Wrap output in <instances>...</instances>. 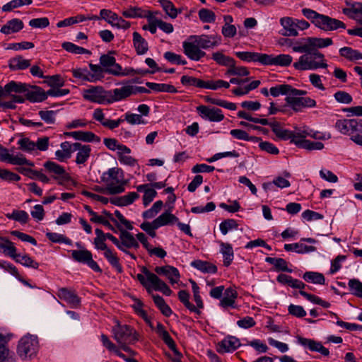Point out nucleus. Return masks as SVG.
<instances>
[{
	"label": "nucleus",
	"instance_id": "obj_1",
	"mask_svg": "<svg viewBox=\"0 0 362 362\" xmlns=\"http://www.w3.org/2000/svg\"><path fill=\"white\" fill-rule=\"evenodd\" d=\"M101 180L107 183L106 192L109 194L124 192L127 183V180L124 179L123 170L118 168H110L102 175Z\"/></svg>",
	"mask_w": 362,
	"mask_h": 362
},
{
	"label": "nucleus",
	"instance_id": "obj_2",
	"mask_svg": "<svg viewBox=\"0 0 362 362\" xmlns=\"http://www.w3.org/2000/svg\"><path fill=\"white\" fill-rule=\"evenodd\" d=\"M142 274L136 275V279L150 292V285L154 290L162 292L164 295L170 296L173 291L170 287L161 280L156 274L151 272L146 267H141Z\"/></svg>",
	"mask_w": 362,
	"mask_h": 362
},
{
	"label": "nucleus",
	"instance_id": "obj_3",
	"mask_svg": "<svg viewBox=\"0 0 362 362\" xmlns=\"http://www.w3.org/2000/svg\"><path fill=\"white\" fill-rule=\"evenodd\" d=\"M303 47V44L300 45H294L292 49L295 52L304 53L299 57L298 62L293 63V67L300 71L315 70L319 68H327V64L325 62H318L316 59H319L317 55H315L311 51H298V48Z\"/></svg>",
	"mask_w": 362,
	"mask_h": 362
},
{
	"label": "nucleus",
	"instance_id": "obj_4",
	"mask_svg": "<svg viewBox=\"0 0 362 362\" xmlns=\"http://www.w3.org/2000/svg\"><path fill=\"white\" fill-rule=\"evenodd\" d=\"M307 92L303 90L293 88L291 94L286 97L285 100L288 106L296 112H301L304 108L315 107L316 101L309 97H303Z\"/></svg>",
	"mask_w": 362,
	"mask_h": 362
},
{
	"label": "nucleus",
	"instance_id": "obj_5",
	"mask_svg": "<svg viewBox=\"0 0 362 362\" xmlns=\"http://www.w3.org/2000/svg\"><path fill=\"white\" fill-rule=\"evenodd\" d=\"M276 281L281 284L287 285L293 288L299 289V293L302 296L308 300L319 305L321 298L317 296L304 291L303 289L305 288L306 285L303 281L297 279H293L292 276L285 274H280L278 275Z\"/></svg>",
	"mask_w": 362,
	"mask_h": 362
},
{
	"label": "nucleus",
	"instance_id": "obj_6",
	"mask_svg": "<svg viewBox=\"0 0 362 362\" xmlns=\"http://www.w3.org/2000/svg\"><path fill=\"white\" fill-rule=\"evenodd\" d=\"M113 338L117 343H135L139 341V334L131 326L117 323L112 329Z\"/></svg>",
	"mask_w": 362,
	"mask_h": 362
},
{
	"label": "nucleus",
	"instance_id": "obj_7",
	"mask_svg": "<svg viewBox=\"0 0 362 362\" xmlns=\"http://www.w3.org/2000/svg\"><path fill=\"white\" fill-rule=\"evenodd\" d=\"M303 47L298 48V51H311L313 54L317 55L319 59L324 61V54L320 52L319 48H324L332 45L333 42L331 38H320V37H306L303 39Z\"/></svg>",
	"mask_w": 362,
	"mask_h": 362
},
{
	"label": "nucleus",
	"instance_id": "obj_8",
	"mask_svg": "<svg viewBox=\"0 0 362 362\" xmlns=\"http://www.w3.org/2000/svg\"><path fill=\"white\" fill-rule=\"evenodd\" d=\"M38 349V341L36 336L26 335L21 339L18 345V354L22 358H30Z\"/></svg>",
	"mask_w": 362,
	"mask_h": 362
},
{
	"label": "nucleus",
	"instance_id": "obj_9",
	"mask_svg": "<svg viewBox=\"0 0 362 362\" xmlns=\"http://www.w3.org/2000/svg\"><path fill=\"white\" fill-rule=\"evenodd\" d=\"M334 127L340 133L351 137L354 134L362 133V119H338Z\"/></svg>",
	"mask_w": 362,
	"mask_h": 362
},
{
	"label": "nucleus",
	"instance_id": "obj_10",
	"mask_svg": "<svg viewBox=\"0 0 362 362\" xmlns=\"http://www.w3.org/2000/svg\"><path fill=\"white\" fill-rule=\"evenodd\" d=\"M110 92L105 90L102 86H91L83 92V98L90 102L99 104L108 103Z\"/></svg>",
	"mask_w": 362,
	"mask_h": 362
},
{
	"label": "nucleus",
	"instance_id": "obj_11",
	"mask_svg": "<svg viewBox=\"0 0 362 362\" xmlns=\"http://www.w3.org/2000/svg\"><path fill=\"white\" fill-rule=\"evenodd\" d=\"M44 168L51 177L57 181L60 185H64L66 182L70 180L71 177L62 165L53 162L47 161L43 164Z\"/></svg>",
	"mask_w": 362,
	"mask_h": 362
},
{
	"label": "nucleus",
	"instance_id": "obj_12",
	"mask_svg": "<svg viewBox=\"0 0 362 362\" xmlns=\"http://www.w3.org/2000/svg\"><path fill=\"white\" fill-rule=\"evenodd\" d=\"M272 131L276 135L277 139L283 141L290 140L292 144H293V141H298V137H305L307 134L304 132H299V129L296 132H292L284 129L279 122L272 123Z\"/></svg>",
	"mask_w": 362,
	"mask_h": 362
},
{
	"label": "nucleus",
	"instance_id": "obj_13",
	"mask_svg": "<svg viewBox=\"0 0 362 362\" xmlns=\"http://www.w3.org/2000/svg\"><path fill=\"white\" fill-rule=\"evenodd\" d=\"M105 238H95L94 245L97 250H104V256L108 262L115 267L119 273L122 272V265L119 264V259L117 255L112 250L107 247L105 243Z\"/></svg>",
	"mask_w": 362,
	"mask_h": 362
},
{
	"label": "nucleus",
	"instance_id": "obj_14",
	"mask_svg": "<svg viewBox=\"0 0 362 362\" xmlns=\"http://www.w3.org/2000/svg\"><path fill=\"white\" fill-rule=\"evenodd\" d=\"M114 51H110L107 54H102L100 57V64L105 73L114 76H119L122 66L116 63V59L112 55Z\"/></svg>",
	"mask_w": 362,
	"mask_h": 362
},
{
	"label": "nucleus",
	"instance_id": "obj_15",
	"mask_svg": "<svg viewBox=\"0 0 362 362\" xmlns=\"http://www.w3.org/2000/svg\"><path fill=\"white\" fill-rule=\"evenodd\" d=\"M71 257L76 262L86 264L96 272H102L97 262L93 259L92 253L88 250H71Z\"/></svg>",
	"mask_w": 362,
	"mask_h": 362
},
{
	"label": "nucleus",
	"instance_id": "obj_16",
	"mask_svg": "<svg viewBox=\"0 0 362 362\" xmlns=\"http://www.w3.org/2000/svg\"><path fill=\"white\" fill-rule=\"evenodd\" d=\"M197 111L202 119L210 122H218L224 119L222 110L216 107L211 108L205 105H199L197 107Z\"/></svg>",
	"mask_w": 362,
	"mask_h": 362
},
{
	"label": "nucleus",
	"instance_id": "obj_17",
	"mask_svg": "<svg viewBox=\"0 0 362 362\" xmlns=\"http://www.w3.org/2000/svg\"><path fill=\"white\" fill-rule=\"evenodd\" d=\"M117 228L120 232V241L119 242V245L120 247L117 248L122 251L123 252H124L125 254L129 255L132 259L135 260L136 259V257L133 253L130 252L129 250H127V248H131V244L133 243V242L135 240V238L133 236L132 233L124 230L120 225H118Z\"/></svg>",
	"mask_w": 362,
	"mask_h": 362
},
{
	"label": "nucleus",
	"instance_id": "obj_18",
	"mask_svg": "<svg viewBox=\"0 0 362 362\" xmlns=\"http://www.w3.org/2000/svg\"><path fill=\"white\" fill-rule=\"evenodd\" d=\"M182 47L185 54L191 60L199 61L206 55V52L202 51L194 41H184Z\"/></svg>",
	"mask_w": 362,
	"mask_h": 362
},
{
	"label": "nucleus",
	"instance_id": "obj_19",
	"mask_svg": "<svg viewBox=\"0 0 362 362\" xmlns=\"http://www.w3.org/2000/svg\"><path fill=\"white\" fill-rule=\"evenodd\" d=\"M317 27L325 31H330L338 28L345 29L346 25L338 19L322 14Z\"/></svg>",
	"mask_w": 362,
	"mask_h": 362
},
{
	"label": "nucleus",
	"instance_id": "obj_20",
	"mask_svg": "<svg viewBox=\"0 0 362 362\" xmlns=\"http://www.w3.org/2000/svg\"><path fill=\"white\" fill-rule=\"evenodd\" d=\"M241 345L239 339L233 336H228L221 341L217 346L219 354L233 352Z\"/></svg>",
	"mask_w": 362,
	"mask_h": 362
},
{
	"label": "nucleus",
	"instance_id": "obj_21",
	"mask_svg": "<svg viewBox=\"0 0 362 362\" xmlns=\"http://www.w3.org/2000/svg\"><path fill=\"white\" fill-rule=\"evenodd\" d=\"M292 60L293 57L289 54H281L274 56L265 54L264 65L288 66L291 64Z\"/></svg>",
	"mask_w": 362,
	"mask_h": 362
},
{
	"label": "nucleus",
	"instance_id": "obj_22",
	"mask_svg": "<svg viewBox=\"0 0 362 362\" xmlns=\"http://www.w3.org/2000/svg\"><path fill=\"white\" fill-rule=\"evenodd\" d=\"M298 341L300 345L308 347L311 351L319 352L325 356L329 355V349L323 346L321 342L301 337H298Z\"/></svg>",
	"mask_w": 362,
	"mask_h": 362
},
{
	"label": "nucleus",
	"instance_id": "obj_23",
	"mask_svg": "<svg viewBox=\"0 0 362 362\" xmlns=\"http://www.w3.org/2000/svg\"><path fill=\"white\" fill-rule=\"evenodd\" d=\"M154 271L158 275L165 276L171 284L177 283L180 277L178 269L170 265L156 267Z\"/></svg>",
	"mask_w": 362,
	"mask_h": 362
},
{
	"label": "nucleus",
	"instance_id": "obj_24",
	"mask_svg": "<svg viewBox=\"0 0 362 362\" xmlns=\"http://www.w3.org/2000/svg\"><path fill=\"white\" fill-rule=\"evenodd\" d=\"M133 86L125 85L119 88L110 90L111 95L108 104L125 99L132 95Z\"/></svg>",
	"mask_w": 362,
	"mask_h": 362
},
{
	"label": "nucleus",
	"instance_id": "obj_25",
	"mask_svg": "<svg viewBox=\"0 0 362 362\" xmlns=\"http://www.w3.org/2000/svg\"><path fill=\"white\" fill-rule=\"evenodd\" d=\"M280 24L283 30L280 34L283 36L296 37L298 35L296 28L295 19L291 17H283L280 19Z\"/></svg>",
	"mask_w": 362,
	"mask_h": 362
},
{
	"label": "nucleus",
	"instance_id": "obj_26",
	"mask_svg": "<svg viewBox=\"0 0 362 362\" xmlns=\"http://www.w3.org/2000/svg\"><path fill=\"white\" fill-rule=\"evenodd\" d=\"M57 296L63 300L71 305L73 308H76L80 305L81 299L74 291L66 288H59L57 291Z\"/></svg>",
	"mask_w": 362,
	"mask_h": 362
},
{
	"label": "nucleus",
	"instance_id": "obj_27",
	"mask_svg": "<svg viewBox=\"0 0 362 362\" xmlns=\"http://www.w3.org/2000/svg\"><path fill=\"white\" fill-rule=\"evenodd\" d=\"M345 4L346 7L344 8L342 11L350 18L357 19L362 15V3L346 0Z\"/></svg>",
	"mask_w": 362,
	"mask_h": 362
},
{
	"label": "nucleus",
	"instance_id": "obj_28",
	"mask_svg": "<svg viewBox=\"0 0 362 362\" xmlns=\"http://www.w3.org/2000/svg\"><path fill=\"white\" fill-rule=\"evenodd\" d=\"M264 54L263 53H258L255 52H237L235 55L240 59L247 62H259L264 65Z\"/></svg>",
	"mask_w": 362,
	"mask_h": 362
},
{
	"label": "nucleus",
	"instance_id": "obj_29",
	"mask_svg": "<svg viewBox=\"0 0 362 362\" xmlns=\"http://www.w3.org/2000/svg\"><path fill=\"white\" fill-rule=\"evenodd\" d=\"M25 98L31 103H40L47 99L46 91L42 88L35 86L33 90L26 91Z\"/></svg>",
	"mask_w": 362,
	"mask_h": 362
},
{
	"label": "nucleus",
	"instance_id": "obj_30",
	"mask_svg": "<svg viewBox=\"0 0 362 362\" xmlns=\"http://www.w3.org/2000/svg\"><path fill=\"white\" fill-rule=\"evenodd\" d=\"M23 21L18 18H13L8 21L0 30L1 33L10 35L19 32L23 28Z\"/></svg>",
	"mask_w": 362,
	"mask_h": 362
},
{
	"label": "nucleus",
	"instance_id": "obj_31",
	"mask_svg": "<svg viewBox=\"0 0 362 362\" xmlns=\"http://www.w3.org/2000/svg\"><path fill=\"white\" fill-rule=\"evenodd\" d=\"M189 39L194 40V42L197 44L200 49H209L218 45L217 40H211L210 37H208L206 35H191Z\"/></svg>",
	"mask_w": 362,
	"mask_h": 362
},
{
	"label": "nucleus",
	"instance_id": "obj_32",
	"mask_svg": "<svg viewBox=\"0 0 362 362\" xmlns=\"http://www.w3.org/2000/svg\"><path fill=\"white\" fill-rule=\"evenodd\" d=\"M293 144L299 147L306 150H322L324 144L320 141H310L305 139V137H298V141H293Z\"/></svg>",
	"mask_w": 362,
	"mask_h": 362
},
{
	"label": "nucleus",
	"instance_id": "obj_33",
	"mask_svg": "<svg viewBox=\"0 0 362 362\" xmlns=\"http://www.w3.org/2000/svg\"><path fill=\"white\" fill-rule=\"evenodd\" d=\"M17 250L13 243L7 238L0 236V252L14 259L16 257Z\"/></svg>",
	"mask_w": 362,
	"mask_h": 362
},
{
	"label": "nucleus",
	"instance_id": "obj_34",
	"mask_svg": "<svg viewBox=\"0 0 362 362\" xmlns=\"http://www.w3.org/2000/svg\"><path fill=\"white\" fill-rule=\"evenodd\" d=\"M133 43L138 54H144L148 49L147 42L138 32L133 33Z\"/></svg>",
	"mask_w": 362,
	"mask_h": 362
},
{
	"label": "nucleus",
	"instance_id": "obj_35",
	"mask_svg": "<svg viewBox=\"0 0 362 362\" xmlns=\"http://www.w3.org/2000/svg\"><path fill=\"white\" fill-rule=\"evenodd\" d=\"M191 266L204 273L215 274L217 272L216 266L206 261L194 260L191 262Z\"/></svg>",
	"mask_w": 362,
	"mask_h": 362
},
{
	"label": "nucleus",
	"instance_id": "obj_36",
	"mask_svg": "<svg viewBox=\"0 0 362 362\" xmlns=\"http://www.w3.org/2000/svg\"><path fill=\"white\" fill-rule=\"evenodd\" d=\"M284 250L286 251H295L297 253L303 254L316 251L314 246H308L302 243L285 244Z\"/></svg>",
	"mask_w": 362,
	"mask_h": 362
},
{
	"label": "nucleus",
	"instance_id": "obj_37",
	"mask_svg": "<svg viewBox=\"0 0 362 362\" xmlns=\"http://www.w3.org/2000/svg\"><path fill=\"white\" fill-rule=\"evenodd\" d=\"M84 209L86 210V211L91 216L90 221L93 223H101L103 226H106L108 229L112 230L113 232L116 233V230L115 228L110 224L108 220L105 219L101 216H98L97 213L93 211L90 206L88 205L84 206Z\"/></svg>",
	"mask_w": 362,
	"mask_h": 362
},
{
	"label": "nucleus",
	"instance_id": "obj_38",
	"mask_svg": "<svg viewBox=\"0 0 362 362\" xmlns=\"http://www.w3.org/2000/svg\"><path fill=\"white\" fill-rule=\"evenodd\" d=\"M221 252L223 257V265L228 267L233 260L234 253L230 244L226 243H221Z\"/></svg>",
	"mask_w": 362,
	"mask_h": 362
},
{
	"label": "nucleus",
	"instance_id": "obj_39",
	"mask_svg": "<svg viewBox=\"0 0 362 362\" xmlns=\"http://www.w3.org/2000/svg\"><path fill=\"white\" fill-rule=\"evenodd\" d=\"M146 86L148 88L156 92H165L171 93H175L177 92L176 88L170 84L146 82Z\"/></svg>",
	"mask_w": 362,
	"mask_h": 362
},
{
	"label": "nucleus",
	"instance_id": "obj_40",
	"mask_svg": "<svg viewBox=\"0 0 362 362\" xmlns=\"http://www.w3.org/2000/svg\"><path fill=\"white\" fill-rule=\"evenodd\" d=\"M8 66L11 70H23L30 66V60L25 59L21 56H18L9 60Z\"/></svg>",
	"mask_w": 362,
	"mask_h": 362
},
{
	"label": "nucleus",
	"instance_id": "obj_41",
	"mask_svg": "<svg viewBox=\"0 0 362 362\" xmlns=\"http://www.w3.org/2000/svg\"><path fill=\"white\" fill-rule=\"evenodd\" d=\"M154 221L156 227L160 228L168 224L175 223V222H177V218L175 215L166 211L156 218Z\"/></svg>",
	"mask_w": 362,
	"mask_h": 362
},
{
	"label": "nucleus",
	"instance_id": "obj_42",
	"mask_svg": "<svg viewBox=\"0 0 362 362\" xmlns=\"http://www.w3.org/2000/svg\"><path fill=\"white\" fill-rule=\"evenodd\" d=\"M28 86L26 83L11 81L5 85L6 94L8 95L12 92L17 93H25L28 90Z\"/></svg>",
	"mask_w": 362,
	"mask_h": 362
},
{
	"label": "nucleus",
	"instance_id": "obj_43",
	"mask_svg": "<svg viewBox=\"0 0 362 362\" xmlns=\"http://www.w3.org/2000/svg\"><path fill=\"white\" fill-rule=\"evenodd\" d=\"M303 279L307 282L324 285L325 279L322 274L315 272H306L303 275Z\"/></svg>",
	"mask_w": 362,
	"mask_h": 362
},
{
	"label": "nucleus",
	"instance_id": "obj_44",
	"mask_svg": "<svg viewBox=\"0 0 362 362\" xmlns=\"http://www.w3.org/2000/svg\"><path fill=\"white\" fill-rule=\"evenodd\" d=\"M230 134L232 136L239 140L253 142H258L261 141L260 137L249 136V134L245 131L239 129L230 130Z\"/></svg>",
	"mask_w": 362,
	"mask_h": 362
},
{
	"label": "nucleus",
	"instance_id": "obj_45",
	"mask_svg": "<svg viewBox=\"0 0 362 362\" xmlns=\"http://www.w3.org/2000/svg\"><path fill=\"white\" fill-rule=\"evenodd\" d=\"M293 87L289 84H281L272 87L269 90L270 94L273 97H278L280 95H286V96L291 94Z\"/></svg>",
	"mask_w": 362,
	"mask_h": 362
},
{
	"label": "nucleus",
	"instance_id": "obj_46",
	"mask_svg": "<svg viewBox=\"0 0 362 362\" xmlns=\"http://www.w3.org/2000/svg\"><path fill=\"white\" fill-rule=\"evenodd\" d=\"M76 140H79L85 142L96 141L100 142V139L91 132L75 131L74 134Z\"/></svg>",
	"mask_w": 362,
	"mask_h": 362
},
{
	"label": "nucleus",
	"instance_id": "obj_47",
	"mask_svg": "<svg viewBox=\"0 0 362 362\" xmlns=\"http://www.w3.org/2000/svg\"><path fill=\"white\" fill-rule=\"evenodd\" d=\"M179 300L184 304V305L191 312L195 313L197 315L201 314V311L196 308L189 300V294L185 290H181L178 292Z\"/></svg>",
	"mask_w": 362,
	"mask_h": 362
},
{
	"label": "nucleus",
	"instance_id": "obj_48",
	"mask_svg": "<svg viewBox=\"0 0 362 362\" xmlns=\"http://www.w3.org/2000/svg\"><path fill=\"white\" fill-rule=\"evenodd\" d=\"M158 1L161 5L166 14L171 18H175L177 14L181 13V11L180 10L178 11L173 2L169 0H158Z\"/></svg>",
	"mask_w": 362,
	"mask_h": 362
},
{
	"label": "nucleus",
	"instance_id": "obj_49",
	"mask_svg": "<svg viewBox=\"0 0 362 362\" xmlns=\"http://www.w3.org/2000/svg\"><path fill=\"white\" fill-rule=\"evenodd\" d=\"M153 299L154 303L159 308L163 315L169 317L172 314L171 308L166 304L163 297L159 295H153Z\"/></svg>",
	"mask_w": 362,
	"mask_h": 362
},
{
	"label": "nucleus",
	"instance_id": "obj_50",
	"mask_svg": "<svg viewBox=\"0 0 362 362\" xmlns=\"http://www.w3.org/2000/svg\"><path fill=\"white\" fill-rule=\"evenodd\" d=\"M180 82L185 86H194L199 88H204L205 81L193 76L184 75L181 77Z\"/></svg>",
	"mask_w": 362,
	"mask_h": 362
},
{
	"label": "nucleus",
	"instance_id": "obj_51",
	"mask_svg": "<svg viewBox=\"0 0 362 362\" xmlns=\"http://www.w3.org/2000/svg\"><path fill=\"white\" fill-rule=\"evenodd\" d=\"M339 54L341 57H344L351 61L358 60L362 57V54L358 50L349 47H344L341 48L339 49Z\"/></svg>",
	"mask_w": 362,
	"mask_h": 362
},
{
	"label": "nucleus",
	"instance_id": "obj_52",
	"mask_svg": "<svg viewBox=\"0 0 362 362\" xmlns=\"http://www.w3.org/2000/svg\"><path fill=\"white\" fill-rule=\"evenodd\" d=\"M249 74L250 72L246 67L237 66L235 65V59L233 60V63L231 64V65L226 72V76H246L249 75Z\"/></svg>",
	"mask_w": 362,
	"mask_h": 362
},
{
	"label": "nucleus",
	"instance_id": "obj_53",
	"mask_svg": "<svg viewBox=\"0 0 362 362\" xmlns=\"http://www.w3.org/2000/svg\"><path fill=\"white\" fill-rule=\"evenodd\" d=\"M13 259L16 262L20 263L22 265L27 267L37 269L39 267V264L37 262L34 261L28 255H21V254H17L16 257L14 258Z\"/></svg>",
	"mask_w": 362,
	"mask_h": 362
},
{
	"label": "nucleus",
	"instance_id": "obj_54",
	"mask_svg": "<svg viewBox=\"0 0 362 362\" xmlns=\"http://www.w3.org/2000/svg\"><path fill=\"white\" fill-rule=\"evenodd\" d=\"M212 59L219 65L228 66V68L233 63L234 59L224 55L221 52H216L213 53Z\"/></svg>",
	"mask_w": 362,
	"mask_h": 362
},
{
	"label": "nucleus",
	"instance_id": "obj_55",
	"mask_svg": "<svg viewBox=\"0 0 362 362\" xmlns=\"http://www.w3.org/2000/svg\"><path fill=\"white\" fill-rule=\"evenodd\" d=\"M62 47L66 51L74 54H90V52L89 50L69 42H65L62 43Z\"/></svg>",
	"mask_w": 362,
	"mask_h": 362
},
{
	"label": "nucleus",
	"instance_id": "obj_56",
	"mask_svg": "<svg viewBox=\"0 0 362 362\" xmlns=\"http://www.w3.org/2000/svg\"><path fill=\"white\" fill-rule=\"evenodd\" d=\"M32 2V0H12L4 5L2 10L5 12L11 11L24 5H30Z\"/></svg>",
	"mask_w": 362,
	"mask_h": 362
},
{
	"label": "nucleus",
	"instance_id": "obj_57",
	"mask_svg": "<svg viewBox=\"0 0 362 362\" xmlns=\"http://www.w3.org/2000/svg\"><path fill=\"white\" fill-rule=\"evenodd\" d=\"M41 119L47 124H54L56 122L57 111L54 110H40L38 112Z\"/></svg>",
	"mask_w": 362,
	"mask_h": 362
},
{
	"label": "nucleus",
	"instance_id": "obj_58",
	"mask_svg": "<svg viewBox=\"0 0 362 362\" xmlns=\"http://www.w3.org/2000/svg\"><path fill=\"white\" fill-rule=\"evenodd\" d=\"M122 15L125 18H143V16H146L144 15V11L139 7H130L123 11Z\"/></svg>",
	"mask_w": 362,
	"mask_h": 362
},
{
	"label": "nucleus",
	"instance_id": "obj_59",
	"mask_svg": "<svg viewBox=\"0 0 362 362\" xmlns=\"http://www.w3.org/2000/svg\"><path fill=\"white\" fill-rule=\"evenodd\" d=\"M230 87V83L223 80L217 81H206L204 82V88L217 90L221 88H228Z\"/></svg>",
	"mask_w": 362,
	"mask_h": 362
},
{
	"label": "nucleus",
	"instance_id": "obj_60",
	"mask_svg": "<svg viewBox=\"0 0 362 362\" xmlns=\"http://www.w3.org/2000/svg\"><path fill=\"white\" fill-rule=\"evenodd\" d=\"M90 146L87 145L85 146V147H83V148L80 149V151L77 153L76 163L77 164H83L86 163L90 157Z\"/></svg>",
	"mask_w": 362,
	"mask_h": 362
},
{
	"label": "nucleus",
	"instance_id": "obj_61",
	"mask_svg": "<svg viewBox=\"0 0 362 362\" xmlns=\"http://www.w3.org/2000/svg\"><path fill=\"white\" fill-rule=\"evenodd\" d=\"M6 216L22 223H26L29 220V215L25 211H13L11 214H7Z\"/></svg>",
	"mask_w": 362,
	"mask_h": 362
},
{
	"label": "nucleus",
	"instance_id": "obj_62",
	"mask_svg": "<svg viewBox=\"0 0 362 362\" xmlns=\"http://www.w3.org/2000/svg\"><path fill=\"white\" fill-rule=\"evenodd\" d=\"M45 81L47 85L52 88H59L64 85V80L63 78L58 74L53 76H47L45 78Z\"/></svg>",
	"mask_w": 362,
	"mask_h": 362
},
{
	"label": "nucleus",
	"instance_id": "obj_63",
	"mask_svg": "<svg viewBox=\"0 0 362 362\" xmlns=\"http://www.w3.org/2000/svg\"><path fill=\"white\" fill-rule=\"evenodd\" d=\"M348 285L354 296L362 298V282L356 279H352L349 281Z\"/></svg>",
	"mask_w": 362,
	"mask_h": 362
},
{
	"label": "nucleus",
	"instance_id": "obj_64",
	"mask_svg": "<svg viewBox=\"0 0 362 362\" xmlns=\"http://www.w3.org/2000/svg\"><path fill=\"white\" fill-rule=\"evenodd\" d=\"M199 19L203 23H213L216 20L215 13L207 8H202L199 11Z\"/></svg>",
	"mask_w": 362,
	"mask_h": 362
}]
</instances>
